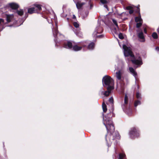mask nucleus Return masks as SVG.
Listing matches in <instances>:
<instances>
[{
	"label": "nucleus",
	"instance_id": "1",
	"mask_svg": "<svg viewBox=\"0 0 159 159\" xmlns=\"http://www.w3.org/2000/svg\"><path fill=\"white\" fill-rule=\"evenodd\" d=\"M111 107L109 109L110 112L105 116H103V124L106 126L107 131V134L106 135V139L108 147L113 143L114 145L117 143V139H119L120 136L117 132H114V126L113 125L111 118L114 116L113 112V99L112 97L109 99Z\"/></svg>",
	"mask_w": 159,
	"mask_h": 159
},
{
	"label": "nucleus",
	"instance_id": "2",
	"mask_svg": "<svg viewBox=\"0 0 159 159\" xmlns=\"http://www.w3.org/2000/svg\"><path fill=\"white\" fill-rule=\"evenodd\" d=\"M123 48L124 49V56L128 57L130 56L131 57L130 60L133 63L137 65L136 68L143 64L142 60L140 57L137 56L134 57L130 48L127 47L125 45H123Z\"/></svg>",
	"mask_w": 159,
	"mask_h": 159
},
{
	"label": "nucleus",
	"instance_id": "3",
	"mask_svg": "<svg viewBox=\"0 0 159 159\" xmlns=\"http://www.w3.org/2000/svg\"><path fill=\"white\" fill-rule=\"evenodd\" d=\"M86 42H78L75 44H73L70 41L65 42L64 44V48L67 49L72 48L73 50L77 52L81 50L83 48L86 46Z\"/></svg>",
	"mask_w": 159,
	"mask_h": 159
},
{
	"label": "nucleus",
	"instance_id": "4",
	"mask_svg": "<svg viewBox=\"0 0 159 159\" xmlns=\"http://www.w3.org/2000/svg\"><path fill=\"white\" fill-rule=\"evenodd\" d=\"M103 86L108 89L109 88L114 89V82L112 78L110 76L106 75L103 77L102 79Z\"/></svg>",
	"mask_w": 159,
	"mask_h": 159
},
{
	"label": "nucleus",
	"instance_id": "5",
	"mask_svg": "<svg viewBox=\"0 0 159 159\" xmlns=\"http://www.w3.org/2000/svg\"><path fill=\"white\" fill-rule=\"evenodd\" d=\"M25 13H26L25 14V18H24V19H23L22 20V22L20 24H19V25H16V23L17 22V21L16 20H15L14 16H13V14H11V15L6 14V20H7V22H6V24L7 23H10L11 22H13V24H14L13 25H10L9 26L6 25V26H8L11 27V26H14L16 27V26H18L20 25H21L24 22V20H25L26 18L28 16L27 12H26Z\"/></svg>",
	"mask_w": 159,
	"mask_h": 159
},
{
	"label": "nucleus",
	"instance_id": "6",
	"mask_svg": "<svg viewBox=\"0 0 159 159\" xmlns=\"http://www.w3.org/2000/svg\"><path fill=\"white\" fill-rule=\"evenodd\" d=\"M112 13L109 12L108 15L106 16L104 23L106 25H108L111 23H113L117 28H118V25L117 21L112 17Z\"/></svg>",
	"mask_w": 159,
	"mask_h": 159
},
{
	"label": "nucleus",
	"instance_id": "7",
	"mask_svg": "<svg viewBox=\"0 0 159 159\" xmlns=\"http://www.w3.org/2000/svg\"><path fill=\"white\" fill-rule=\"evenodd\" d=\"M130 137L132 139L138 137L139 135V130L135 127L131 128L129 133Z\"/></svg>",
	"mask_w": 159,
	"mask_h": 159
},
{
	"label": "nucleus",
	"instance_id": "8",
	"mask_svg": "<svg viewBox=\"0 0 159 159\" xmlns=\"http://www.w3.org/2000/svg\"><path fill=\"white\" fill-rule=\"evenodd\" d=\"M9 7L12 9L16 10L19 8V5L17 3L14 2L9 3L4 8L5 9H8Z\"/></svg>",
	"mask_w": 159,
	"mask_h": 159
},
{
	"label": "nucleus",
	"instance_id": "9",
	"mask_svg": "<svg viewBox=\"0 0 159 159\" xmlns=\"http://www.w3.org/2000/svg\"><path fill=\"white\" fill-rule=\"evenodd\" d=\"M139 15L135 18V21L136 22V27L139 28L141 26L143 23V20L142 19L139 11H138Z\"/></svg>",
	"mask_w": 159,
	"mask_h": 159
},
{
	"label": "nucleus",
	"instance_id": "10",
	"mask_svg": "<svg viewBox=\"0 0 159 159\" xmlns=\"http://www.w3.org/2000/svg\"><path fill=\"white\" fill-rule=\"evenodd\" d=\"M103 31L102 28L100 25H99L95 28L94 31L93 33V36H95L97 34L101 33Z\"/></svg>",
	"mask_w": 159,
	"mask_h": 159
},
{
	"label": "nucleus",
	"instance_id": "11",
	"mask_svg": "<svg viewBox=\"0 0 159 159\" xmlns=\"http://www.w3.org/2000/svg\"><path fill=\"white\" fill-rule=\"evenodd\" d=\"M123 72L122 70H120L116 72V76L117 80H121L122 78Z\"/></svg>",
	"mask_w": 159,
	"mask_h": 159
},
{
	"label": "nucleus",
	"instance_id": "12",
	"mask_svg": "<svg viewBox=\"0 0 159 159\" xmlns=\"http://www.w3.org/2000/svg\"><path fill=\"white\" fill-rule=\"evenodd\" d=\"M113 89L112 88H109L107 89V91H103V90H101L100 91L101 92V94L102 95H104L105 96H108L110 93H111V90Z\"/></svg>",
	"mask_w": 159,
	"mask_h": 159
},
{
	"label": "nucleus",
	"instance_id": "13",
	"mask_svg": "<svg viewBox=\"0 0 159 159\" xmlns=\"http://www.w3.org/2000/svg\"><path fill=\"white\" fill-rule=\"evenodd\" d=\"M79 13L80 14L81 16L83 18L86 17L88 14V11H79Z\"/></svg>",
	"mask_w": 159,
	"mask_h": 159
},
{
	"label": "nucleus",
	"instance_id": "14",
	"mask_svg": "<svg viewBox=\"0 0 159 159\" xmlns=\"http://www.w3.org/2000/svg\"><path fill=\"white\" fill-rule=\"evenodd\" d=\"M128 102V98L127 94H125V97L124 103L122 105V107L124 110H125L126 109V105Z\"/></svg>",
	"mask_w": 159,
	"mask_h": 159
},
{
	"label": "nucleus",
	"instance_id": "15",
	"mask_svg": "<svg viewBox=\"0 0 159 159\" xmlns=\"http://www.w3.org/2000/svg\"><path fill=\"white\" fill-rule=\"evenodd\" d=\"M129 70L131 74L134 76L135 81L137 80V73L135 70L132 67L129 68Z\"/></svg>",
	"mask_w": 159,
	"mask_h": 159
},
{
	"label": "nucleus",
	"instance_id": "16",
	"mask_svg": "<svg viewBox=\"0 0 159 159\" xmlns=\"http://www.w3.org/2000/svg\"><path fill=\"white\" fill-rule=\"evenodd\" d=\"M139 6L138 5L137 7L134 6L132 5H129L126 7V10H136L137 9L138 10L139 9Z\"/></svg>",
	"mask_w": 159,
	"mask_h": 159
},
{
	"label": "nucleus",
	"instance_id": "17",
	"mask_svg": "<svg viewBox=\"0 0 159 159\" xmlns=\"http://www.w3.org/2000/svg\"><path fill=\"white\" fill-rule=\"evenodd\" d=\"M42 6L38 4H34L33 5V7L31 8H29L28 10H34L35 8H36L39 10H40L42 9Z\"/></svg>",
	"mask_w": 159,
	"mask_h": 159
},
{
	"label": "nucleus",
	"instance_id": "18",
	"mask_svg": "<svg viewBox=\"0 0 159 159\" xmlns=\"http://www.w3.org/2000/svg\"><path fill=\"white\" fill-rule=\"evenodd\" d=\"M139 38L141 39L140 41L142 42H144L145 41L144 38L143 32H141L139 33Z\"/></svg>",
	"mask_w": 159,
	"mask_h": 159
},
{
	"label": "nucleus",
	"instance_id": "19",
	"mask_svg": "<svg viewBox=\"0 0 159 159\" xmlns=\"http://www.w3.org/2000/svg\"><path fill=\"white\" fill-rule=\"evenodd\" d=\"M95 47V44L93 42H91L89 44L88 46V49L89 50L93 49Z\"/></svg>",
	"mask_w": 159,
	"mask_h": 159
},
{
	"label": "nucleus",
	"instance_id": "20",
	"mask_svg": "<svg viewBox=\"0 0 159 159\" xmlns=\"http://www.w3.org/2000/svg\"><path fill=\"white\" fill-rule=\"evenodd\" d=\"M100 2L101 3L104 5V7L107 9L108 10L107 4L108 3V1L107 0H100Z\"/></svg>",
	"mask_w": 159,
	"mask_h": 159
},
{
	"label": "nucleus",
	"instance_id": "21",
	"mask_svg": "<svg viewBox=\"0 0 159 159\" xmlns=\"http://www.w3.org/2000/svg\"><path fill=\"white\" fill-rule=\"evenodd\" d=\"M84 2H78L77 3H76V6L77 8L78 9H80L81 7L84 4Z\"/></svg>",
	"mask_w": 159,
	"mask_h": 159
},
{
	"label": "nucleus",
	"instance_id": "22",
	"mask_svg": "<svg viewBox=\"0 0 159 159\" xmlns=\"http://www.w3.org/2000/svg\"><path fill=\"white\" fill-rule=\"evenodd\" d=\"M52 32L55 38L58 33L57 29V28L54 29V30H52Z\"/></svg>",
	"mask_w": 159,
	"mask_h": 159
},
{
	"label": "nucleus",
	"instance_id": "23",
	"mask_svg": "<svg viewBox=\"0 0 159 159\" xmlns=\"http://www.w3.org/2000/svg\"><path fill=\"white\" fill-rule=\"evenodd\" d=\"M6 25V23L4 22V20L2 19H0V26L3 27Z\"/></svg>",
	"mask_w": 159,
	"mask_h": 159
},
{
	"label": "nucleus",
	"instance_id": "24",
	"mask_svg": "<svg viewBox=\"0 0 159 159\" xmlns=\"http://www.w3.org/2000/svg\"><path fill=\"white\" fill-rule=\"evenodd\" d=\"M27 13L30 14H32L34 13H40L38 11H28Z\"/></svg>",
	"mask_w": 159,
	"mask_h": 159
},
{
	"label": "nucleus",
	"instance_id": "25",
	"mask_svg": "<svg viewBox=\"0 0 159 159\" xmlns=\"http://www.w3.org/2000/svg\"><path fill=\"white\" fill-rule=\"evenodd\" d=\"M125 155L123 153H120L118 159H125Z\"/></svg>",
	"mask_w": 159,
	"mask_h": 159
},
{
	"label": "nucleus",
	"instance_id": "26",
	"mask_svg": "<svg viewBox=\"0 0 159 159\" xmlns=\"http://www.w3.org/2000/svg\"><path fill=\"white\" fill-rule=\"evenodd\" d=\"M152 36L154 39H157L158 38V35L156 32L153 33L152 34Z\"/></svg>",
	"mask_w": 159,
	"mask_h": 159
},
{
	"label": "nucleus",
	"instance_id": "27",
	"mask_svg": "<svg viewBox=\"0 0 159 159\" xmlns=\"http://www.w3.org/2000/svg\"><path fill=\"white\" fill-rule=\"evenodd\" d=\"M102 107L103 112H106L107 111V108L106 105L105 104L103 103L102 105Z\"/></svg>",
	"mask_w": 159,
	"mask_h": 159
},
{
	"label": "nucleus",
	"instance_id": "28",
	"mask_svg": "<svg viewBox=\"0 0 159 159\" xmlns=\"http://www.w3.org/2000/svg\"><path fill=\"white\" fill-rule=\"evenodd\" d=\"M141 104L140 101L139 100H137L134 103V106L136 107L138 105H140Z\"/></svg>",
	"mask_w": 159,
	"mask_h": 159
},
{
	"label": "nucleus",
	"instance_id": "29",
	"mask_svg": "<svg viewBox=\"0 0 159 159\" xmlns=\"http://www.w3.org/2000/svg\"><path fill=\"white\" fill-rule=\"evenodd\" d=\"M73 25L76 28H79V25L78 23L76 22H74L73 23Z\"/></svg>",
	"mask_w": 159,
	"mask_h": 159
},
{
	"label": "nucleus",
	"instance_id": "30",
	"mask_svg": "<svg viewBox=\"0 0 159 159\" xmlns=\"http://www.w3.org/2000/svg\"><path fill=\"white\" fill-rule=\"evenodd\" d=\"M23 11H16V13L20 16H21L23 14Z\"/></svg>",
	"mask_w": 159,
	"mask_h": 159
},
{
	"label": "nucleus",
	"instance_id": "31",
	"mask_svg": "<svg viewBox=\"0 0 159 159\" xmlns=\"http://www.w3.org/2000/svg\"><path fill=\"white\" fill-rule=\"evenodd\" d=\"M136 97L138 99H141V94L139 92L137 93Z\"/></svg>",
	"mask_w": 159,
	"mask_h": 159
},
{
	"label": "nucleus",
	"instance_id": "32",
	"mask_svg": "<svg viewBox=\"0 0 159 159\" xmlns=\"http://www.w3.org/2000/svg\"><path fill=\"white\" fill-rule=\"evenodd\" d=\"M61 16L62 17H66L67 16V14L64 11H63V12L61 15Z\"/></svg>",
	"mask_w": 159,
	"mask_h": 159
},
{
	"label": "nucleus",
	"instance_id": "33",
	"mask_svg": "<svg viewBox=\"0 0 159 159\" xmlns=\"http://www.w3.org/2000/svg\"><path fill=\"white\" fill-rule=\"evenodd\" d=\"M126 15V13L125 12L122 13L120 14L121 18L122 19L125 18H123V16H125Z\"/></svg>",
	"mask_w": 159,
	"mask_h": 159
},
{
	"label": "nucleus",
	"instance_id": "34",
	"mask_svg": "<svg viewBox=\"0 0 159 159\" xmlns=\"http://www.w3.org/2000/svg\"><path fill=\"white\" fill-rule=\"evenodd\" d=\"M119 37L121 39H123L124 38V37L122 33H120L118 35Z\"/></svg>",
	"mask_w": 159,
	"mask_h": 159
},
{
	"label": "nucleus",
	"instance_id": "35",
	"mask_svg": "<svg viewBox=\"0 0 159 159\" xmlns=\"http://www.w3.org/2000/svg\"><path fill=\"white\" fill-rule=\"evenodd\" d=\"M95 36H96L97 37L102 38L104 37V35L102 34L98 35H95Z\"/></svg>",
	"mask_w": 159,
	"mask_h": 159
},
{
	"label": "nucleus",
	"instance_id": "36",
	"mask_svg": "<svg viewBox=\"0 0 159 159\" xmlns=\"http://www.w3.org/2000/svg\"><path fill=\"white\" fill-rule=\"evenodd\" d=\"M134 11H129V13L130 14H132L134 12Z\"/></svg>",
	"mask_w": 159,
	"mask_h": 159
},
{
	"label": "nucleus",
	"instance_id": "37",
	"mask_svg": "<svg viewBox=\"0 0 159 159\" xmlns=\"http://www.w3.org/2000/svg\"><path fill=\"white\" fill-rule=\"evenodd\" d=\"M155 49L156 50L158 51H159V47H156L155 48Z\"/></svg>",
	"mask_w": 159,
	"mask_h": 159
},
{
	"label": "nucleus",
	"instance_id": "38",
	"mask_svg": "<svg viewBox=\"0 0 159 159\" xmlns=\"http://www.w3.org/2000/svg\"><path fill=\"white\" fill-rule=\"evenodd\" d=\"M72 18L73 19H76V16L74 15H73Z\"/></svg>",
	"mask_w": 159,
	"mask_h": 159
},
{
	"label": "nucleus",
	"instance_id": "39",
	"mask_svg": "<svg viewBox=\"0 0 159 159\" xmlns=\"http://www.w3.org/2000/svg\"><path fill=\"white\" fill-rule=\"evenodd\" d=\"M144 32L145 33H146V28H144Z\"/></svg>",
	"mask_w": 159,
	"mask_h": 159
},
{
	"label": "nucleus",
	"instance_id": "40",
	"mask_svg": "<svg viewBox=\"0 0 159 159\" xmlns=\"http://www.w3.org/2000/svg\"><path fill=\"white\" fill-rule=\"evenodd\" d=\"M157 31L158 32V33H159V28H158L157 29Z\"/></svg>",
	"mask_w": 159,
	"mask_h": 159
},
{
	"label": "nucleus",
	"instance_id": "41",
	"mask_svg": "<svg viewBox=\"0 0 159 159\" xmlns=\"http://www.w3.org/2000/svg\"><path fill=\"white\" fill-rule=\"evenodd\" d=\"M69 26H70V27L71 28H73V27H72V26H71V25H69Z\"/></svg>",
	"mask_w": 159,
	"mask_h": 159
},
{
	"label": "nucleus",
	"instance_id": "42",
	"mask_svg": "<svg viewBox=\"0 0 159 159\" xmlns=\"http://www.w3.org/2000/svg\"><path fill=\"white\" fill-rule=\"evenodd\" d=\"M56 37L55 38V39H54V40H55V42H56V40H57V39H56Z\"/></svg>",
	"mask_w": 159,
	"mask_h": 159
},
{
	"label": "nucleus",
	"instance_id": "43",
	"mask_svg": "<svg viewBox=\"0 0 159 159\" xmlns=\"http://www.w3.org/2000/svg\"><path fill=\"white\" fill-rule=\"evenodd\" d=\"M92 5H90V9H92Z\"/></svg>",
	"mask_w": 159,
	"mask_h": 159
},
{
	"label": "nucleus",
	"instance_id": "44",
	"mask_svg": "<svg viewBox=\"0 0 159 159\" xmlns=\"http://www.w3.org/2000/svg\"><path fill=\"white\" fill-rule=\"evenodd\" d=\"M4 28V27H3V28L1 29V30H0V31H1V30H3Z\"/></svg>",
	"mask_w": 159,
	"mask_h": 159
},
{
	"label": "nucleus",
	"instance_id": "45",
	"mask_svg": "<svg viewBox=\"0 0 159 159\" xmlns=\"http://www.w3.org/2000/svg\"><path fill=\"white\" fill-rule=\"evenodd\" d=\"M76 33V34L77 35H78V34L79 33H78H78Z\"/></svg>",
	"mask_w": 159,
	"mask_h": 159
},
{
	"label": "nucleus",
	"instance_id": "46",
	"mask_svg": "<svg viewBox=\"0 0 159 159\" xmlns=\"http://www.w3.org/2000/svg\"><path fill=\"white\" fill-rule=\"evenodd\" d=\"M131 110H130V113H129V114H131Z\"/></svg>",
	"mask_w": 159,
	"mask_h": 159
},
{
	"label": "nucleus",
	"instance_id": "47",
	"mask_svg": "<svg viewBox=\"0 0 159 159\" xmlns=\"http://www.w3.org/2000/svg\"><path fill=\"white\" fill-rule=\"evenodd\" d=\"M101 21H102V22H104V21H103V20H101Z\"/></svg>",
	"mask_w": 159,
	"mask_h": 159
},
{
	"label": "nucleus",
	"instance_id": "48",
	"mask_svg": "<svg viewBox=\"0 0 159 159\" xmlns=\"http://www.w3.org/2000/svg\"><path fill=\"white\" fill-rule=\"evenodd\" d=\"M56 26L57 27V24L56 23Z\"/></svg>",
	"mask_w": 159,
	"mask_h": 159
},
{
	"label": "nucleus",
	"instance_id": "49",
	"mask_svg": "<svg viewBox=\"0 0 159 159\" xmlns=\"http://www.w3.org/2000/svg\"><path fill=\"white\" fill-rule=\"evenodd\" d=\"M67 20H68L69 18H67Z\"/></svg>",
	"mask_w": 159,
	"mask_h": 159
}]
</instances>
